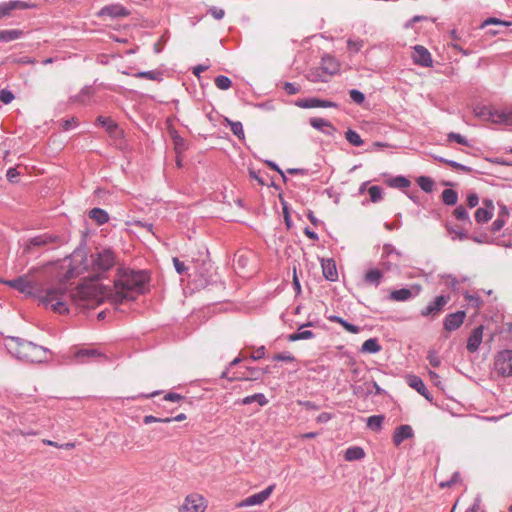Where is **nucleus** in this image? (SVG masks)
I'll use <instances>...</instances> for the list:
<instances>
[{"label":"nucleus","instance_id":"1","mask_svg":"<svg viewBox=\"0 0 512 512\" xmlns=\"http://www.w3.org/2000/svg\"><path fill=\"white\" fill-rule=\"evenodd\" d=\"M0 282L26 296L38 299L43 306L50 307L59 314L69 313V301L77 306H88L93 294L92 289L85 285L77 286L68 292L63 282L58 286L43 289L29 275H22L11 280H0Z\"/></svg>","mask_w":512,"mask_h":512},{"label":"nucleus","instance_id":"2","mask_svg":"<svg viewBox=\"0 0 512 512\" xmlns=\"http://www.w3.org/2000/svg\"><path fill=\"white\" fill-rule=\"evenodd\" d=\"M117 279L114 281V290L109 294V300L113 304H121L124 301H132L138 295L145 292V286L149 282V274L144 270L134 271L120 268Z\"/></svg>","mask_w":512,"mask_h":512},{"label":"nucleus","instance_id":"3","mask_svg":"<svg viewBox=\"0 0 512 512\" xmlns=\"http://www.w3.org/2000/svg\"><path fill=\"white\" fill-rule=\"evenodd\" d=\"M5 348L8 353L21 361L42 363L47 359L48 349L20 337H6Z\"/></svg>","mask_w":512,"mask_h":512},{"label":"nucleus","instance_id":"4","mask_svg":"<svg viewBox=\"0 0 512 512\" xmlns=\"http://www.w3.org/2000/svg\"><path fill=\"white\" fill-rule=\"evenodd\" d=\"M452 240H473L476 243H493L499 240L503 226H480V231L470 232L465 226H446Z\"/></svg>","mask_w":512,"mask_h":512},{"label":"nucleus","instance_id":"5","mask_svg":"<svg viewBox=\"0 0 512 512\" xmlns=\"http://www.w3.org/2000/svg\"><path fill=\"white\" fill-rule=\"evenodd\" d=\"M233 262L236 273L241 277H249L257 271V255L252 250H238Z\"/></svg>","mask_w":512,"mask_h":512},{"label":"nucleus","instance_id":"6","mask_svg":"<svg viewBox=\"0 0 512 512\" xmlns=\"http://www.w3.org/2000/svg\"><path fill=\"white\" fill-rule=\"evenodd\" d=\"M69 261L68 270L63 275V280L68 281L78 274H80L83 270H87V257L85 252L82 249H75L70 257L66 258L64 261Z\"/></svg>","mask_w":512,"mask_h":512},{"label":"nucleus","instance_id":"7","mask_svg":"<svg viewBox=\"0 0 512 512\" xmlns=\"http://www.w3.org/2000/svg\"><path fill=\"white\" fill-rule=\"evenodd\" d=\"M64 242L65 239L62 236L53 233H44L29 238L25 243L23 252L28 254L32 253L35 248L50 247L52 244L62 245Z\"/></svg>","mask_w":512,"mask_h":512},{"label":"nucleus","instance_id":"8","mask_svg":"<svg viewBox=\"0 0 512 512\" xmlns=\"http://www.w3.org/2000/svg\"><path fill=\"white\" fill-rule=\"evenodd\" d=\"M115 264L114 252L110 249H103L98 252L94 257L92 255V268L93 271L106 272L112 268Z\"/></svg>","mask_w":512,"mask_h":512},{"label":"nucleus","instance_id":"9","mask_svg":"<svg viewBox=\"0 0 512 512\" xmlns=\"http://www.w3.org/2000/svg\"><path fill=\"white\" fill-rule=\"evenodd\" d=\"M450 299L449 294L435 297L433 301L429 302L428 305L420 311V315L422 317H430L431 319L437 318L444 311Z\"/></svg>","mask_w":512,"mask_h":512},{"label":"nucleus","instance_id":"10","mask_svg":"<svg viewBox=\"0 0 512 512\" xmlns=\"http://www.w3.org/2000/svg\"><path fill=\"white\" fill-rule=\"evenodd\" d=\"M494 368L503 377L512 376V350L505 349L497 353Z\"/></svg>","mask_w":512,"mask_h":512},{"label":"nucleus","instance_id":"11","mask_svg":"<svg viewBox=\"0 0 512 512\" xmlns=\"http://www.w3.org/2000/svg\"><path fill=\"white\" fill-rule=\"evenodd\" d=\"M480 114L482 117L488 121H491L492 123L512 126V109L498 110L485 107L482 109Z\"/></svg>","mask_w":512,"mask_h":512},{"label":"nucleus","instance_id":"12","mask_svg":"<svg viewBox=\"0 0 512 512\" xmlns=\"http://www.w3.org/2000/svg\"><path fill=\"white\" fill-rule=\"evenodd\" d=\"M296 106L303 109H311V108H337L338 104L336 102L330 100H324L319 98H304L299 99L295 103Z\"/></svg>","mask_w":512,"mask_h":512},{"label":"nucleus","instance_id":"13","mask_svg":"<svg viewBox=\"0 0 512 512\" xmlns=\"http://www.w3.org/2000/svg\"><path fill=\"white\" fill-rule=\"evenodd\" d=\"M130 15V11L121 4H110L102 7L99 12V17H109L111 19L124 18Z\"/></svg>","mask_w":512,"mask_h":512},{"label":"nucleus","instance_id":"14","mask_svg":"<svg viewBox=\"0 0 512 512\" xmlns=\"http://www.w3.org/2000/svg\"><path fill=\"white\" fill-rule=\"evenodd\" d=\"M465 318L466 312L463 310L447 314L443 320V328L448 332L455 331L461 327Z\"/></svg>","mask_w":512,"mask_h":512},{"label":"nucleus","instance_id":"15","mask_svg":"<svg viewBox=\"0 0 512 512\" xmlns=\"http://www.w3.org/2000/svg\"><path fill=\"white\" fill-rule=\"evenodd\" d=\"M494 203L491 199H483L481 206L475 212V220L478 223H484L491 220L494 215Z\"/></svg>","mask_w":512,"mask_h":512},{"label":"nucleus","instance_id":"16","mask_svg":"<svg viewBox=\"0 0 512 512\" xmlns=\"http://www.w3.org/2000/svg\"><path fill=\"white\" fill-rule=\"evenodd\" d=\"M275 488V485H270L266 489L253 494L243 501H241L238 506L239 507H246V506H255V505H261L264 501H266L271 493L273 492Z\"/></svg>","mask_w":512,"mask_h":512},{"label":"nucleus","instance_id":"17","mask_svg":"<svg viewBox=\"0 0 512 512\" xmlns=\"http://www.w3.org/2000/svg\"><path fill=\"white\" fill-rule=\"evenodd\" d=\"M75 358L79 363H88L101 358L106 359V356L96 348H83L75 353Z\"/></svg>","mask_w":512,"mask_h":512},{"label":"nucleus","instance_id":"18","mask_svg":"<svg viewBox=\"0 0 512 512\" xmlns=\"http://www.w3.org/2000/svg\"><path fill=\"white\" fill-rule=\"evenodd\" d=\"M202 497L199 495H189L180 506L179 512H203L204 507Z\"/></svg>","mask_w":512,"mask_h":512},{"label":"nucleus","instance_id":"19","mask_svg":"<svg viewBox=\"0 0 512 512\" xmlns=\"http://www.w3.org/2000/svg\"><path fill=\"white\" fill-rule=\"evenodd\" d=\"M412 58L415 64H418L423 67L432 66L431 54L424 46L416 45L414 47Z\"/></svg>","mask_w":512,"mask_h":512},{"label":"nucleus","instance_id":"20","mask_svg":"<svg viewBox=\"0 0 512 512\" xmlns=\"http://www.w3.org/2000/svg\"><path fill=\"white\" fill-rule=\"evenodd\" d=\"M420 292V286L415 285L411 289L409 288H401L398 290H393L390 295L389 299L393 301L403 302L407 301L413 296L418 295Z\"/></svg>","mask_w":512,"mask_h":512},{"label":"nucleus","instance_id":"21","mask_svg":"<svg viewBox=\"0 0 512 512\" xmlns=\"http://www.w3.org/2000/svg\"><path fill=\"white\" fill-rule=\"evenodd\" d=\"M309 123L314 129L330 137H333L337 131L331 122L324 118L313 117L310 118Z\"/></svg>","mask_w":512,"mask_h":512},{"label":"nucleus","instance_id":"22","mask_svg":"<svg viewBox=\"0 0 512 512\" xmlns=\"http://www.w3.org/2000/svg\"><path fill=\"white\" fill-rule=\"evenodd\" d=\"M483 331H484L483 325H479L472 330L471 334L468 337L467 345H466V349L468 350V352L474 353L479 349V346H480V344L482 342V338H483Z\"/></svg>","mask_w":512,"mask_h":512},{"label":"nucleus","instance_id":"23","mask_svg":"<svg viewBox=\"0 0 512 512\" xmlns=\"http://www.w3.org/2000/svg\"><path fill=\"white\" fill-rule=\"evenodd\" d=\"M322 273L326 280L335 282L338 280V272L336 268V262L332 258L321 259Z\"/></svg>","mask_w":512,"mask_h":512},{"label":"nucleus","instance_id":"24","mask_svg":"<svg viewBox=\"0 0 512 512\" xmlns=\"http://www.w3.org/2000/svg\"><path fill=\"white\" fill-rule=\"evenodd\" d=\"M408 385L415 389L420 395H422L425 399L432 402L433 397L431 393L426 388L423 380L417 375H408L407 376Z\"/></svg>","mask_w":512,"mask_h":512},{"label":"nucleus","instance_id":"25","mask_svg":"<svg viewBox=\"0 0 512 512\" xmlns=\"http://www.w3.org/2000/svg\"><path fill=\"white\" fill-rule=\"evenodd\" d=\"M414 437V431L408 424H402L398 426L393 433V443L395 446H399L403 441Z\"/></svg>","mask_w":512,"mask_h":512},{"label":"nucleus","instance_id":"26","mask_svg":"<svg viewBox=\"0 0 512 512\" xmlns=\"http://www.w3.org/2000/svg\"><path fill=\"white\" fill-rule=\"evenodd\" d=\"M319 70L326 76H332L339 71V63L332 56L326 55L322 58Z\"/></svg>","mask_w":512,"mask_h":512},{"label":"nucleus","instance_id":"27","mask_svg":"<svg viewBox=\"0 0 512 512\" xmlns=\"http://www.w3.org/2000/svg\"><path fill=\"white\" fill-rule=\"evenodd\" d=\"M28 4L20 0L8 1L0 3V19L10 14L15 9H26Z\"/></svg>","mask_w":512,"mask_h":512},{"label":"nucleus","instance_id":"28","mask_svg":"<svg viewBox=\"0 0 512 512\" xmlns=\"http://www.w3.org/2000/svg\"><path fill=\"white\" fill-rule=\"evenodd\" d=\"M185 419H186V415L184 413L178 414L175 417H165V418H160V417H156L153 415H146L143 418V422H144V424L148 425V424L155 423V422L171 423L173 421H183Z\"/></svg>","mask_w":512,"mask_h":512},{"label":"nucleus","instance_id":"29","mask_svg":"<svg viewBox=\"0 0 512 512\" xmlns=\"http://www.w3.org/2000/svg\"><path fill=\"white\" fill-rule=\"evenodd\" d=\"M327 319L330 322H334V323L340 324L346 331H348L350 333L357 334V333L360 332V327L359 326L354 325L352 323H349L348 321H346L345 319H343L340 316L330 315V316H327Z\"/></svg>","mask_w":512,"mask_h":512},{"label":"nucleus","instance_id":"30","mask_svg":"<svg viewBox=\"0 0 512 512\" xmlns=\"http://www.w3.org/2000/svg\"><path fill=\"white\" fill-rule=\"evenodd\" d=\"M365 457V451L360 446H351L346 449L344 458L346 461L361 460Z\"/></svg>","mask_w":512,"mask_h":512},{"label":"nucleus","instance_id":"31","mask_svg":"<svg viewBox=\"0 0 512 512\" xmlns=\"http://www.w3.org/2000/svg\"><path fill=\"white\" fill-rule=\"evenodd\" d=\"M96 121L110 135L116 134V132L118 130V124L114 120H112L110 117L98 116Z\"/></svg>","mask_w":512,"mask_h":512},{"label":"nucleus","instance_id":"32","mask_svg":"<svg viewBox=\"0 0 512 512\" xmlns=\"http://www.w3.org/2000/svg\"><path fill=\"white\" fill-rule=\"evenodd\" d=\"M254 402H257L260 406H265L268 403V399L263 393H256L254 395H249L241 400L236 401V404L249 405Z\"/></svg>","mask_w":512,"mask_h":512},{"label":"nucleus","instance_id":"33","mask_svg":"<svg viewBox=\"0 0 512 512\" xmlns=\"http://www.w3.org/2000/svg\"><path fill=\"white\" fill-rule=\"evenodd\" d=\"M88 215L96 224H106L110 219L108 213L101 208L91 209Z\"/></svg>","mask_w":512,"mask_h":512},{"label":"nucleus","instance_id":"34","mask_svg":"<svg viewBox=\"0 0 512 512\" xmlns=\"http://www.w3.org/2000/svg\"><path fill=\"white\" fill-rule=\"evenodd\" d=\"M382 349L381 345L378 342L377 338H369L361 346L360 351L362 353H371L375 354L380 352Z\"/></svg>","mask_w":512,"mask_h":512},{"label":"nucleus","instance_id":"35","mask_svg":"<svg viewBox=\"0 0 512 512\" xmlns=\"http://www.w3.org/2000/svg\"><path fill=\"white\" fill-rule=\"evenodd\" d=\"M23 36V31L19 29L0 30V42H11L20 39Z\"/></svg>","mask_w":512,"mask_h":512},{"label":"nucleus","instance_id":"36","mask_svg":"<svg viewBox=\"0 0 512 512\" xmlns=\"http://www.w3.org/2000/svg\"><path fill=\"white\" fill-rule=\"evenodd\" d=\"M250 376L244 377V376H234L233 378H229L230 382L237 381V380H245V381H256L261 379L262 377V369L258 367H247L246 368Z\"/></svg>","mask_w":512,"mask_h":512},{"label":"nucleus","instance_id":"37","mask_svg":"<svg viewBox=\"0 0 512 512\" xmlns=\"http://www.w3.org/2000/svg\"><path fill=\"white\" fill-rule=\"evenodd\" d=\"M383 278V273L379 269L368 270L364 275V281L367 284L378 286Z\"/></svg>","mask_w":512,"mask_h":512},{"label":"nucleus","instance_id":"38","mask_svg":"<svg viewBox=\"0 0 512 512\" xmlns=\"http://www.w3.org/2000/svg\"><path fill=\"white\" fill-rule=\"evenodd\" d=\"M510 218V211L506 205L498 202L497 218L492 224H506Z\"/></svg>","mask_w":512,"mask_h":512},{"label":"nucleus","instance_id":"39","mask_svg":"<svg viewBox=\"0 0 512 512\" xmlns=\"http://www.w3.org/2000/svg\"><path fill=\"white\" fill-rule=\"evenodd\" d=\"M387 184L392 188L403 189L409 187L411 182L404 176H396L388 179Z\"/></svg>","mask_w":512,"mask_h":512},{"label":"nucleus","instance_id":"40","mask_svg":"<svg viewBox=\"0 0 512 512\" xmlns=\"http://www.w3.org/2000/svg\"><path fill=\"white\" fill-rule=\"evenodd\" d=\"M367 192L372 203H378L383 199V188L378 185L369 187Z\"/></svg>","mask_w":512,"mask_h":512},{"label":"nucleus","instance_id":"41","mask_svg":"<svg viewBox=\"0 0 512 512\" xmlns=\"http://www.w3.org/2000/svg\"><path fill=\"white\" fill-rule=\"evenodd\" d=\"M385 417L383 415H373L367 419V427L372 431H379L382 428Z\"/></svg>","mask_w":512,"mask_h":512},{"label":"nucleus","instance_id":"42","mask_svg":"<svg viewBox=\"0 0 512 512\" xmlns=\"http://www.w3.org/2000/svg\"><path fill=\"white\" fill-rule=\"evenodd\" d=\"M442 201L449 206H453L458 201V194L453 189H445L442 192Z\"/></svg>","mask_w":512,"mask_h":512},{"label":"nucleus","instance_id":"43","mask_svg":"<svg viewBox=\"0 0 512 512\" xmlns=\"http://www.w3.org/2000/svg\"><path fill=\"white\" fill-rule=\"evenodd\" d=\"M134 76L137 78H145L153 81L162 80V73L158 70L141 71L137 72Z\"/></svg>","mask_w":512,"mask_h":512},{"label":"nucleus","instance_id":"44","mask_svg":"<svg viewBox=\"0 0 512 512\" xmlns=\"http://www.w3.org/2000/svg\"><path fill=\"white\" fill-rule=\"evenodd\" d=\"M227 124L230 126L232 133L239 139H244L243 125L240 121H232L228 118L225 119Z\"/></svg>","mask_w":512,"mask_h":512},{"label":"nucleus","instance_id":"45","mask_svg":"<svg viewBox=\"0 0 512 512\" xmlns=\"http://www.w3.org/2000/svg\"><path fill=\"white\" fill-rule=\"evenodd\" d=\"M345 137L347 141L356 147H359L363 144V140L358 132L352 129H348L345 133Z\"/></svg>","mask_w":512,"mask_h":512},{"label":"nucleus","instance_id":"46","mask_svg":"<svg viewBox=\"0 0 512 512\" xmlns=\"http://www.w3.org/2000/svg\"><path fill=\"white\" fill-rule=\"evenodd\" d=\"M368 385H370V384L367 382L364 383L363 385H353L352 386L353 394L358 397L367 398L372 393V391L368 388Z\"/></svg>","mask_w":512,"mask_h":512},{"label":"nucleus","instance_id":"47","mask_svg":"<svg viewBox=\"0 0 512 512\" xmlns=\"http://www.w3.org/2000/svg\"><path fill=\"white\" fill-rule=\"evenodd\" d=\"M417 183L418 185L420 186V188L429 193L433 190V187H434V181L430 178V177H427V176H420L418 179H417Z\"/></svg>","mask_w":512,"mask_h":512},{"label":"nucleus","instance_id":"48","mask_svg":"<svg viewBox=\"0 0 512 512\" xmlns=\"http://www.w3.org/2000/svg\"><path fill=\"white\" fill-rule=\"evenodd\" d=\"M313 325V322H307L299 327L298 336L300 340H307L315 337V334L311 330H302L305 327H312Z\"/></svg>","mask_w":512,"mask_h":512},{"label":"nucleus","instance_id":"49","mask_svg":"<svg viewBox=\"0 0 512 512\" xmlns=\"http://www.w3.org/2000/svg\"><path fill=\"white\" fill-rule=\"evenodd\" d=\"M215 85L220 90H227L231 87L232 81L227 76L219 75L215 78Z\"/></svg>","mask_w":512,"mask_h":512},{"label":"nucleus","instance_id":"50","mask_svg":"<svg viewBox=\"0 0 512 512\" xmlns=\"http://www.w3.org/2000/svg\"><path fill=\"white\" fill-rule=\"evenodd\" d=\"M448 142H456L463 146H469V141L461 134L456 132H450L447 134Z\"/></svg>","mask_w":512,"mask_h":512},{"label":"nucleus","instance_id":"51","mask_svg":"<svg viewBox=\"0 0 512 512\" xmlns=\"http://www.w3.org/2000/svg\"><path fill=\"white\" fill-rule=\"evenodd\" d=\"M350 98L353 102L358 105H361L365 101V95L358 89H351L349 91Z\"/></svg>","mask_w":512,"mask_h":512},{"label":"nucleus","instance_id":"52","mask_svg":"<svg viewBox=\"0 0 512 512\" xmlns=\"http://www.w3.org/2000/svg\"><path fill=\"white\" fill-rule=\"evenodd\" d=\"M347 47H348L349 51H351L353 53H357L363 47V40L348 39L347 40Z\"/></svg>","mask_w":512,"mask_h":512},{"label":"nucleus","instance_id":"53","mask_svg":"<svg viewBox=\"0 0 512 512\" xmlns=\"http://www.w3.org/2000/svg\"><path fill=\"white\" fill-rule=\"evenodd\" d=\"M460 481H461L460 473L458 471H456L453 473L452 477L449 480H447L445 482H441L439 485L441 488H449L452 485H454Z\"/></svg>","mask_w":512,"mask_h":512},{"label":"nucleus","instance_id":"54","mask_svg":"<svg viewBox=\"0 0 512 512\" xmlns=\"http://www.w3.org/2000/svg\"><path fill=\"white\" fill-rule=\"evenodd\" d=\"M447 165H449L453 169H456V170H459V171H462V172H465V173H471L472 172V168L471 167L466 166L464 164H461V163H459L457 161H454V160L447 161Z\"/></svg>","mask_w":512,"mask_h":512},{"label":"nucleus","instance_id":"55","mask_svg":"<svg viewBox=\"0 0 512 512\" xmlns=\"http://www.w3.org/2000/svg\"><path fill=\"white\" fill-rule=\"evenodd\" d=\"M272 359L274 361H284V362H295L296 358L290 354V353H277L275 354Z\"/></svg>","mask_w":512,"mask_h":512},{"label":"nucleus","instance_id":"56","mask_svg":"<svg viewBox=\"0 0 512 512\" xmlns=\"http://www.w3.org/2000/svg\"><path fill=\"white\" fill-rule=\"evenodd\" d=\"M14 94L8 89L0 90V101L4 104H9L13 101Z\"/></svg>","mask_w":512,"mask_h":512},{"label":"nucleus","instance_id":"57","mask_svg":"<svg viewBox=\"0 0 512 512\" xmlns=\"http://www.w3.org/2000/svg\"><path fill=\"white\" fill-rule=\"evenodd\" d=\"M427 359L432 367H439L441 364L440 358L437 355V352L434 350H430L427 355Z\"/></svg>","mask_w":512,"mask_h":512},{"label":"nucleus","instance_id":"58","mask_svg":"<svg viewBox=\"0 0 512 512\" xmlns=\"http://www.w3.org/2000/svg\"><path fill=\"white\" fill-rule=\"evenodd\" d=\"M20 173L15 167H10L6 172V178L11 183H17Z\"/></svg>","mask_w":512,"mask_h":512},{"label":"nucleus","instance_id":"59","mask_svg":"<svg viewBox=\"0 0 512 512\" xmlns=\"http://www.w3.org/2000/svg\"><path fill=\"white\" fill-rule=\"evenodd\" d=\"M454 215H455V217H456L458 220H461V221L469 220L468 212H467V210H466L463 206H458V207L454 210Z\"/></svg>","mask_w":512,"mask_h":512},{"label":"nucleus","instance_id":"60","mask_svg":"<svg viewBox=\"0 0 512 512\" xmlns=\"http://www.w3.org/2000/svg\"><path fill=\"white\" fill-rule=\"evenodd\" d=\"M185 399H186L185 396L175 393V392H168L163 397V400L170 401V402H180Z\"/></svg>","mask_w":512,"mask_h":512},{"label":"nucleus","instance_id":"61","mask_svg":"<svg viewBox=\"0 0 512 512\" xmlns=\"http://www.w3.org/2000/svg\"><path fill=\"white\" fill-rule=\"evenodd\" d=\"M308 80H310L311 82H327L328 81L327 77L320 74L319 70L312 71L311 73H309Z\"/></svg>","mask_w":512,"mask_h":512},{"label":"nucleus","instance_id":"62","mask_svg":"<svg viewBox=\"0 0 512 512\" xmlns=\"http://www.w3.org/2000/svg\"><path fill=\"white\" fill-rule=\"evenodd\" d=\"M465 299L467 301H469L477 309H479L483 304V301L481 300V298L478 295H470V294L466 293Z\"/></svg>","mask_w":512,"mask_h":512},{"label":"nucleus","instance_id":"63","mask_svg":"<svg viewBox=\"0 0 512 512\" xmlns=\"http://www.w3.org/2000/svg\"><path fill=\"white\" fill-rule=\"evenodd\" d=\"M392 254H396L397 256H400V252L397 251L393 245L391 244H384L383 245V253H382V257H389L390 255Z\"/></svg>","mask_w":512,"mask_h":512},{"label":"nucleus","instance_id":"64","mask_svg":"<svg viewBox=\"0 0 512 512\" xmlns=\"http://www.w3.org/2000/svg\"><path fill=\"white\" fill-rule=\"evenodd\" d=\"M266 348L265 346L258 347L250 356V358L254 361L262 359L265 357Z\"/></svg>","mask_w":512,"mask_h":512}]
</instances>
